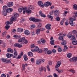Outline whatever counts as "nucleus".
<instances>
[{
	"label": "nucleus",
	"instance_id": "nucleus-1",
	"mask_svg": "<svg viewBox=\"0 0 77 77\" xmlns=\"http://www.w3.org/2000/svg\"><path fill=\"white\" fill-rule=\"evenodd\" d=\"M19 17V14L17 13H15L14 14L13 17L10 19V21L11 22H13V21H17V19L15 18L18 17Z\"/></svg>",
	"mask_w": 77,
	"mask_h": 77
},
{
	"label": "nucleus",
	"instance_id": "nucleus-2",
	"mask_svg": "<svg viewBox=\"0 0 77 77\" xmlns=\"http://www.w3.org/2000/svg\"><path fill=\"white\" fill-rule=\"evenodd\" d=\"M26 38L25 37H22L21 38H20L18 40V42H22L21 44H26L28 43V41L27 39H25Z\"/></svg>",
	"mask_w": 77,
	"mask_h": 77
},
{
	"label": "nucleus",
	"instance_id": "nucleus-3",
	"mask_svg": "<svg viewBox=\"0 0 77 77\" xmlns=\"http://www.w3.org/2000/svg\"><path fill=\"white\" fill-rule=\"evenodd\" d=\"M34 6H33V5H30L29 7L28 8V9L26 10V12L28 14H30L32 13V11L30 10V9L33 10V9H34Z\"/></svg>",
	"mask_w": 77,
	"mask_h": 77
},
{
	"label": "nucleus",
	"instance_id": "nucleus-4",
	"mask_svg": "<svg viewBox=\"0 0 77 77\" xmlns=\"http://www.w3.org/2000/svg\"><path fill=\"white\" fill-rule=\"evenodd\" d=\"M29 20L30 21H33V22L35 23H36L39 21V19H35L34 17H30Z\"/></svg>",
	"mask_w": 77,
	"mask_h": 77
},
{
	"label": "nucleus",
	"instance_id": "nucleus-5",
	"mask_svg": "<svg viewBox=\"0 0 77 77\" xmlns=\"http://www.w3.org/2000/svg\"><path fill=\"white\" fill-rule=\"evenodd\" d=\"M4 6V8H5L6 9V12L10 13V12H12V11H13V9L12 8H7V6Z\"/></svg>",
	"mask_w": 77,
	"mask_h": 77
},
{
	"label": "nucleus",
	"instance_id": "nucleus-6",
	"mask_svg": "<svg viewBox=\"0 0 77 77\" xmlns=\"http://www.w3.org/2000/svg\"><path fill=\"white\" fill-rule=\"evenodd\" d=\"M3 11H2V14L4 16H6V15H7V12H6V8H5L4 6L3 7Z\"/></svg>",
	"mask_w": 77,
	"mask_h": 77
},
{
	"label": "nucleus",
	"instance_id": "nucleus-7",
	"mask_svg": "<svg viewBox=\"0 0 77 77\" xmlns=\"http://www.w3.org/2000/svg\"><path fill=\"white\" fill-rule=\"evenodd\" d=\"M14 55H13V58H16L17 57V56H18V54H17V51L16 49H14Z\"/></svg>",
	"mask_w": 77,
	"mask_h": 77
},
{
	"label": "nucleus",
	"instance_id": "nucleus-8",
	"mask_svg": "<svg viewBox=\"0 0 77 77\" xmlns=\"http://www.w3.org/2000/svg\"><path fill=\"white\" fill-rule=\"evenodd\" d=\"M44 6H45V7H48L50 5L51 6V3H50L49 2H47L46 3H45L43 4Z\"/></svg>",
	"mask_w": 77,
	"mask_h": 77
},
{
	"label": "nucleus",
	"instance_id": "nucleus-9",
	"mask_svg": "<svg viewBox=\"0 0 77 77\" xmlns=\"http://www.w3.org/2000/svg\"><path fill=\"white\" fill-rule=\"evenodd\" d=\"M51 24H48L46 25L45 26V27L46 29H47L48 30H51Z\"/></svg>",
	"mask_w": 77,
	"mask_h": 77
},
{
	"label": "nucleus",
	"instance_id": "nucleus-10",
	"mask_svg": "<svg viewBox=\"0 0 77 77\" xmlns=\"http://www.w3.org/2000/svg\"><path fill=\"white\" fill-rule=\"evenodd\" d=\"M43 70H44L45 72H46V69L45 68L43 67L42 66H41V67L39 68V71L40 72H42V71H43Z\"/></svg>",
	"mask_w": 77,
	"mask_h": 77
},
{
	"label": "nucleus",
	"instance_id": "nucleus-11",
	"mask_svg": "<svg viewBox=\"0 0 77 77\" xmlns=\"http://www.w3.org/2000/svg\"><path fill=\"white\" fill-rule=\"evenodd\" d=\"M61 61H58L56 65V66H55L56 68H58L59 67H60V65H61Z\"/></svg>",
	"mask_w": 77,
	"mask_h": 77
},
{
	"label": "nucleus",
	"instance_id": "nucleus-12",
	"mask_svg": "<svg viewBox=\"0 0 77 77\" xmlns=\"http://www.w3.org/2000/svg\"><path fill=\"white\" fill-rule=\"evenodd\" d=\"M39 15H40L41 17H43V18H45L46 16L45 14L42 13V11H40L39 12Z\"/></svg>",
	"mask_w": 77,
	"mask_h": 77
},
{
	"label": "nucleus",
	"instance_id": "nucleus-13",
	"mask_svg": "<svg viewBox=\"0 0 77 77\" xmlns=\"http://www.w3.org/2000/svg\"><path fill=\"white\" fill-rule=\"evenodd\" d=\"M60 12L59 10H56L54 11V14L56 17H57V16L59 15Z\"/></svg>",
	"mask_w": 77,
	"mask_h": 77
},
{
	"label": "nucleus",
	"instance_id": "nucleus-14",
	"mask_svg": "<svg viewBox=\"0 0 77 77\" xmlns=\"http://www.w3.org/2000/svg\"><path fill=\"white\" fill-rule=\"evenodd\" d=\"M39 5L40 7L41 8H44V4L42 2V1H39Z\"/></svg>",
	"mask_w": 77,
	"mask_h": 77
},
{
	"label": "nucleus",
	"instance_id": "nucleus-15",
	"mask_svg": "<svg viewBox=\"0 0 77 77\" xmlns=\"http://www.w3.org/2000/svg\"><path fill=\"white\" fill-rule=\"evenodd\" d=\"M14 45L15 47H18L19 48L22 47V45H20L18 43L15 44H14Z\"/></svg>",
	"mask_w": 77,
	"mask_h": 77
},
{
	"label": "nucleus",
	"instance_id": "nucleus-16",
	"mask_svg": "<svg viewBox=\"0 0 77 77\" xmlns=\"http://www.w3.org/2000/svg\"><path fill=\"white\" fill-rule=\"evenodd\" d=\"M67 43V42H66V41L63 39L62 40V42L61 43V45H64L66 44Z\"/></svg>",
	"mask_w": 77,
	"mask_h": 77
},
{
	"label": "nucleus",
	"instance_id": "nucleus-17",
	"mask_svg": "<svg viewBox=\"0 0 77 77\" xmlns=\"http://www.w3.org/2000/svg\"><path fill=\"white\" fill-rule=\"evenodd\" d=\"M8 53H14V50L11 48H8L7 51Z\"/></svg>",
	"mask_w": 77,
	"mask_h": 77
},
{
	"label": "nucleus",
	"instance_id": "nucleus-18",
	"mask_svg": "<svg viewBox=\"0 0 77 77\" xmlns=\"http://www.w3.org/2000/svg\"><path fill=\"white\" fill-rule=\"evenodd\" d=\"M31 48H34V49H36V48H39L37 46H35L34 44H32L31 45Z\"/></svg>",
	"mask_w": 77,
	"mask_h": 77
},
{
	"label": "nucleus",
	"instance_id": "nucleus-19",
	"mask_svg": "<svg viewBox=\"0 0 77 77\" xmlns=\"http://www.w3.org/2000/svg\"><path fill=\"white\" fill-rule=\"evenodd\" d=\"M13 5H14V4L12 2H9L7 4V6H8V7H11Z\"/></svg>",
	"mask_w": 77,
	"mask_h": 77
},
{
	"label": "nucleus",
	"instance_id": "nucleus-20",
	"mask_svg": "<svg viewBox=\"0 0 77 77\" xmlns=\"http://www.w3.org/2000/svg\"><path fill=\"white\" fill-rule=\"evenodd\" d=\"M31 49V51H32V52H33L34 53V52H38L39 51V48H36V49Z\"/></svg>",
	"mask_w": 77,
	"mask_h": 77
},
{
	"label": "nucleus",
	"instance_id": "nucleus-21",
	"mask_svg": "<svg viewBox=\"0 0 77 77\" xmlns=\"http://www.w3.org/2000/svg\"><path fill=\"white\" fill-rule=\"evenodd\" d=\"M24 34L25 35H30V32L29 30H26L24 31Z\"/></svg>",
	"mask_w": 77,
	"mask_h": 77
},
{
	"label": "nucleus",
	"instance_id": "nucleus-22",
	"mask_svg": "<svg viewBox=\"0 0 77 77\" xmlns=\"http://www.w3.org/2000/svg\"><path fill=\"white\" fill-rule=\"evenodd\" d=\"M39 65H40V64H41V62H45V60L43 59H40L39 60Z\"/></svg>",
	"mask_w": 77,
	"mask_h": 77
},
{
	"label": "nucleus",
	"instance_id": "nucleus-23",
	"mask_svg": "<svg viewBox=\"0 0 77 77\" xmlns=\"http://www.w3.org/2000/svg\"><path fill=\"white\" fill-rule=\"evenodd\" d=\"M70 20H72V21H75L76 20V17L75 16H73L71 18L69 19Z\"/></svg>",
	"mask_w": 77,
	"mask_h": 77
},
{
	"label": "nucleus",
	"instance_id": "nucleus-24",
	"mask_svg": "<svg viewBox=\"0 0 77 77\" xmlns=\"http://www.w3.org/2000/svg\"><path fill=\"white\" fill-rule=\"evenodd\" d=\"M28 55L29 56H30V57H32L33 56V53L31 52H29L28 53Z\"/></svg>",
	"mask_w": 77,
	"mask_h": 77
},
{
	"label": "nucleus",
	"instance_id": "nucleus-25",
	"mask_svg": "<svg viewBox=\"0 0 77 77\" xmlns=\"http://www.w3.org/2000/svg\"><path fill=\"white\" fill-rule=\"evenodd\" d=\"M23 58L25 61H27V60H28V58L27 57V56L26 54H25L23 55Z\"/></svg>",
	"mask_w": 77,
	"mask_h": 77
},
{
	"label": "nucleus",
	"instance_id": "nucleus-26",
	"mask_svg": "<svg viewBox=\"0 0 77 77\" xmlns=\"http://www.w3.org/2000/svg\"><path fill=\"white\" fill-rule=\"evenodd\" d=\"M22 10L23 11V14H26V11H27V8H22Z\"/></svg>",
	"mask_w": 77,
	"mask_h": 77
},
{
	"label": "nucleus",
	"instance_id": "nucleus-27",
	"mask_svg": "<svg viewBox=\"0 0 77 77\" xmlns=\"http://www.w3.org/2000/svg\"><path fill=\"white\" fill-rule=\"evenodd\" d=\"M64 48L63 49V51H67V50H68V47H66V45H65L64 46Z\"/></svg>",
	"mask_w": 77,
	"mask_h": 77
},
{
	"label": "nucleus",
	"instance_id": "nucleus-28",
	"mask_svg": "<svg viewBox=\"0 0 77 77\" xmlns=\"http://www.w3.org/2000/svg\"><path fill=\"white\" fill-rule=\"evenodd\" d=\"M50 43L52 45H54V40H51V41H50Z\"/></svg>",
	"mask_w": 77,
	"mask_h": 77
},
{
	"label": "nucleus",
	"instance_id": "nucleus-29",
	"mask_svg": "<svg viewBox=\"0 0 77 77\" xmlns=\"http://www.w3.org/2000/svg\"><path fill=\"white\" fill-rule=\"evenodd\" d=\"M23 31V29L21 28H19L17 30V32H22Z\"/></svg>",
	"mask_w": 77,
	"mask_h": 77
},
{
	"label": "nucleus",
	"instance_id": "nucleus-30",
	"mask_svg": "<svg viewBox=\"0 0 77 77\" xmlns=\"http://www.w3.org/2000/svg\"><path fill=\"white\" fill-rule=\"evenodd\" d=\"M72 44L73 45H77V41H72Z\"/></svg>",
	"mask_w": 77,
	"mask_h": 77
},
{
	"label": "nucleus",
	"instance_id": "nucleus-31",
	"mask_svg": "<svg viewBox=\"0 0 77 77\" xmlns=\"http://www.w3.org/2000/svg\"><path fill=\"white\" fill-rule=\"evenodd\" d=\"M69 24L71 25V26H75V24L73 23V21H70L69 22Z\"/></svg>",
	"mask_w": 77,
	"mask_h": 77
},
{
	"label": "nucleus",
	"instance_id": "nucleus-32",
	"mask_svg": "<svg viewBox=\"0 0 77 77\" xmlns=\"http://www.w3.org/2000/svg\"><path fill=\"white\" fill-rule=\"evenodd\" d=\"M9 22V21H7L6 22H5V24H6V25H8L9 24H12V23H13V22Z\"/></svg>",
	"mask_w": 77,
	"mask_h": 77
},
{
	"label": "nucleus",
	"instance_id": "nucleus-33",
	"mask_svg": "<svg viewBox=\"0 0 77 77\" xmlns=\"http://www.w3.org/2000/svg\"><path fill=\"white\" fill-rule=\"evenodd\" d=\"M48 51V49L47 48H44V52L46 54L47 53Z\"/></svg>",
	"mask_w": 77,
	"mask_h": 77
},
{
	"label": "nucleus",
	"instance_id": "nucleus-34",
	"mask_svg": "<svg viewBox=\"0 0 77 77\" xmlns=\"http://www.w3.org/2000/svg\"><path fill=\"white\" fill-rule=\"evenodd\" d=\"M65 20H66V18H64L63 19V20H62L60 22V24L61 25H63V22H64V21Z\"/></svg>",
	"mask_w": 77,
	"mask_h": 77
},
{
	"label": "nucleus",
	"instance_id": "nucleus-35",
	"mask_svg": "<svg viewBox=\"0 0 77 77\" xmlns=\"http://www.w3.org/2000/svg\"><path fill=\"white\" fill-rule=\"evenodd\" d=\"M72 60L73 62H76L77 60V57H73L72 58Z\"/></svg>",
	"mask_w": 77,
	"mask_h": 77
},
{
	"label": "nucleus",
	"instance_id": "nucleus-36",
	"mask_svg": "<svg viewBox=\"0 0 77 77\" xmlns=\"http://www.w3.org/2000/svg\"><path fill=\"white\" fill-rule=\"evenodd\" d=\"M73 9L75 10H77V5L76 4H75L73 5Z\"/></svg>",
	"mask_w": 77,
	"mask_h": 77
},
{
	"label": "nucleus",
	"instance_id": "nucleus-37",
	"mask_svg": "<svg viewBox=\"0 0 77 77\" xmlns=\"http://www.w3.org/2000/svg\"><path fill=\"white\" fill-rule=\"evenodd\" d=\"M72 35V34H68L67 35V37L68 38H71Z\"/></svg>",
	"mask_w": 77,
	"mask_h": 77
},
{
	"label": "nucleus",
	"instance_id": "nucleus-38",
	"mask_svg": "<svg viewBox=\"0 0 77 77\" xmlns=\"http://www.w3.org/2000/svg\"><path fill=\"white\" fill-rule=\"evenodd\" d=\"M14 38H15L16 39H18V38H21V36H18L17 35H15L14 36Z\"/></svg>",
	"mask_w": 77,
	"mask_h": 77
},
{
	"label": "nucleus",
	"instance_id": "nucleus-39",
	"mask_svg": "<svg viewBox=\"0 0 77 77\" xmlns=\"http://www.w3.org/2000/svg\"><path fill=\"white\" fill-rule=\"evenodd\" d=\"M58 52H61L62 51V48L60 47H59L58 48Z\"/></svg>",
	"mask_w": 77,
	"mask_h": 77
},
{
	"label": "nucleus",
	"instance_id": "nucleus-40",
	"mask_svg": "<svg viewBox=\"0 0 77 77\" xmlns=\"http://www.w3.org/2000/svg\"><path fill=\"white\" fill-rule=\"evenodd\" d=\"M2 61L3 62H6L7 60V59H5V58H2L1 59Z\"/></svg>",
	"mask_w": 77,
	"mask_h": 77
},
{
	"label": "nucleus",
	"instance_id": "nucleus-41",
	"mask_svg": "<svg viewBox=\"0 0 77 77\" xmlns=\"http://www.w3.org/2000/svg\"><path fill=\"white\" fill-rule=\"evenodd\" d=\"M72 39H71V41H75V40H76V38L74 37L73 35L72 37Z\"/></svg>",
	"mask_w": 77,
	"mask_h": 77
},
{
	"label": "nucleus",
	"instance_id": "nucleus-42",
	"mask_svg": "<svg viewBox=\"0 0 77 77\" xmlns=\"http://www.w3.org/2000/svg\"><path fill=\"white\" fill-rule=\"evenodd\" d=\"M58 39L59 40H63V36H60L58 38Z\"/></svg>",
	"mask_w": 77,
	"mask_h": 77
},
{
	"label": "nucleus",
	"instance_id": "nucleus-43",
	"mask_svg": "<svg viewBox=\"0 0 77 77\" xmlns=\"http://www.w3.org/2000/svg\"><path fill=\"white\" fill-rule=\"evenodd\" d=\"M45 28H39V32L40 31H44V30H45Z\"/></svg>",
	"mask_w": 77,
	"mask_h": 77
},
{
	"label": "nucleus",
	"instance_id": "nucleus-44",
	"mask_svg": "<svg viewBox=\"0 0 77 77\" xmlns=\"http://www.w3.org/2000/svg\"><path fill=\"white\" fill-rule=\"evenodd\" d=\"M72 55V54H71V53H69L67 54V57L69 58H70V57H71Z\"/></svg>",
	"mask_w": 77,
	"mask_h": 77
},
{
	"label": "nucleus",
	"instance_id": "nucleus-45",
	"mask_svg": "<svg viewBox=\"0 0 77 77\" xmlns=\"http://www.w3.org/2000/svg\"><path fill=\"white\" fill-rule=\"evenodd\" d=\"M10 27V26H9V25H6V26H5V29H6V30H8Z\"/></svg>",
	"mask_w": 77,
	"mask_h": 77
},
{
	"label": "nucleus",
	"instance_id": "nucleus-46",
	"mask_svg": "<svg viewBox=\"0 0 77 77\" xmlns=\"http://www.w3.org/2000/svg\"><path fill=\"white\" fill-rule=\"evenodd\" d=\"M41 41L44 44V43H45V40L44 39H41Z\"/></svg>",
	"mask_w": 77,
	"mask_h": 77
},
{
	"label": "nucleus",
	"instance_id": "nucleus-47",
	"mask_svg": "<svg viewBox=\"0 0 77 77\" xmlns=\"http://www.w3.org/2000/svg\"><path fill=\"white\" fill-rule=\"evenodd\" d=\"M48 18H51V19H53V17L52 16H51L50 15H48Z\"/></svg>",
	"mask_w": 77,
	"mask_h": 77
},
{
	"label": "nucleus",
	"instance_id": "nucleus-48",
	"mask_svg": "<svg viewBox=\"0 0 77 77\" xmlns=\"http://www.w3.org/2000/svg\"><path fill=\"white\" fill-rule=\"evenodd\" d=\"M47 53L48 54H51V53H52V52H51V51L48 50Z\"/></svg>",
	"mask_w": 77,
	"mask_h": 77
},
{
	"label": "nucleus",
	"instance_id": "nucleus-49",
	"mask_svg": "<svg viewBox=\"0 0 77 77\" xmlns=\"http://www.w3.org/2000/svg\"><path fill=\"white\" fill-rule=\"evenodd\" d=\"M7 63H11V61L9 60H8L6 61Z\"/></svg>",
	"mask_w": 77,
	"mask_h": 77
},
{
	"label": "nucleus",
	"instance_id": "nucleus-50",
	"mask_svg": "<svg viewBox=\"0 0 77 77\" xmlns=\"http://www.w3.org/2000/svg\"><path fill=\"white\" fill-rule=\"evenodd\" d=\"M72 33H73V34H77V31H76L75 30H73L72 31Z\"/></svg>",
	"mask_w": 77,
	"mask_h": 77
},
{
	"label": "nucleus",
	"instance_id": "nucleus-51",
	"mask_svg": "<svg viewBox=\"0 0 77 77\" xmlns=\"http://www.w3.org/2000/svg\"><path fill=\"white\" fill-rule=\"evenodd\" d=\"M65 24L66 25V26H68V24H69V22H68V20H67L65 23Z\"/></svg>",
	"mask_w": 77,
	"mask_h": 77
},
{
	"label": "nucleus",
	"instance_id": "nucleus-52",
	"mask_svg": "<svg viewBox=\"0 0 77 77\" xmlns=\"http://www.w3.org/2000/svg\"><path fill=\"white\" fill-rule=\"evenodd\" d=\"M56 21H59V20H60V17H57V18H56Z\"/></svg>",
	"mask_w": 77,
	"mask_h": 77
},
{
	"label": "nucleus",
	"instance_id": "nucleus-53",
	"mask_svg": "<svg viewBox=\"0 0 77 77\" xmlns=\"http://www.w3.org/2000/svg\"><path fill=\"white\" fill-rule=\"evenodd\" d=\"M43 51L41 49H39V53H42Z\"/></svg>",
	"mask_w": 77,
	"mask_h": 77
},
{
	"label": "nucleus",
	"instance_id": "nucleus-54",
	"mask_svg": "<svg viewBox=\"0 0 77 77\" xmlns=\"http://www.w3.org/2000/svg\"><path fill=\"white\" fill-rule=\"evenodd\" d=\"M22 67H23V69H22V71H24V69H25V65L24 64H23L22 65Z\"/></svg>",
	"mask_w": 77,
	"mask_h": 77
},
{
	"label": "nucleus",
	"instance_id": "nucleus-55",
	"mask_svg": "<svg viewBox=\"0 0 77 77\" xmlns=\"http://www.w3.org/2000/svg\"><path fill=\"white\" fill-rule=\"evenodd\" d=\"M31 61L32 63H34L35 61V59L34 58H32L31 59Z\"/></svg>",
	"mask_w": 77,
	"mask_h": 77
},
{
	"label": "nucleus",
	"instance_id": "nucleus-56",
	"mask_svg": "<svg viewBox=\"0 0 77 77\" xmlns=\"http://www.w3.org/2000/svg\"><path fill=\"white\" fill-rule=\"evenodd\" d=\"M36 33L37 35H39V29H37L36 31Z\"/></svg>",
	"mask_w": 77,
	"mask_h": 77
},
{
	"label": "nucleus",
	"instance_id": "nucleus-57",
	"mask_svg": "<svg viewBox=\"0 0 77 77\" xmlns=\"http://www.w3.org/2000/svg\"><path fill=\"white\" fill-rule=\"evenodd\" d=\"M18 11L19 12H22V8H19Z\"/></svg>",
	"mask_w": 77,
	"mask_h": 77
},
{
	"label": "nucleus",
	"instance_id": "nucleus-58",
	"mask_svg": "<svg viewBox=\"0 0 77 77\" xmlns=\"http://www.w3.org/2000/svg\"><path fill=\"white\" fill-rule=\"evenodd\" d=\"M49 65H52V62L51 61H49L48 62Z\"/></svg>",
	"mask_w": 77,
	"mask_h": 77
},
{
	"label": "nucleus",
	"instance_id": "nucleus-59",
	"mask_svg": "<svg viewBox=\"0 0 77 77\" xmlns=\"http://www.w3.org/2000/svg\"><path fill=\"white\" fill-rule=\"evenodd\" d=\"M2 35L3 36H6V32H4L2 33Z\"/></svg>",
	"mask_w": 77,
	"mask_h": 77
},
{
	"label": "nucleus",
	"instance_id": "nucleus-60",
	"mask_svg": "<svg viewBox=\"0 0 77 77\" xmlns=\"http://www.w3.org/2000/svg\"><path fill=\"white\" fill-rule=\"evenodd\" d=\"M31 26V28H35V27H36L35 25H32Z\"/></svg>",
	"mask_w": 77,
	"mask_h": 77
},
{
	"label": "nucleus",
	"instance_id": "nucleus-61",
	"mask_svg": "<svg viewBox=\"0 0 77 77\" xmlns=\"http://www.w3.org/2000/svg\"><path fill=\"white\" fill-rule=\"evenodd\" d=\"M6 56L8 58H10V55H9V53L7 54H6Z\"/></svg>",
	"mask_w": 77,
	"mask_h": 77
},
{
	"label": "nucleus",
	"instance_id": "nucleus-62",
	"mask_svg": "<svg viewBox=\"0 0 77 77\" xmlns=\"http://www.w3.org/2000/svg\"><path fill=\"white\" fill-rule=\"evenodd\" d=\"M12 33H15V32H16V29H13L12 30Z\"/></svg>",
	"mask_w": 77,
	"mask_h": 77
},
{
	"label": "nucleus",
	"instance_id": "nucleus-63",
	"mask_svg": "<svg viewBox=\"0 0 77 77\" xmlns=\"http://www.w3.org/2000/svg\"><path fill=\"white\" fill-rule=\"evenodd\" d=\"M54 77H58V75L56 74V73H54Z\"/></svg>",
	"mask_w": 77,
	"mask_h": 77
},
{
	"label": "nucleus",
	"instance_id": "nucleus-64",
	"mask_svg": "<svg viewBox=\"0 0 77 77\" xmlns=\"http://www.w3.org/2000/svg\"><path fill=\"white\" fill-rule=\"evenodd\" d=\"M1 77H6V75L5 74H2L1 75Z\"/></svg>",
	"mask_w": 77,
	"mask_h": 77
}]
</instances>
